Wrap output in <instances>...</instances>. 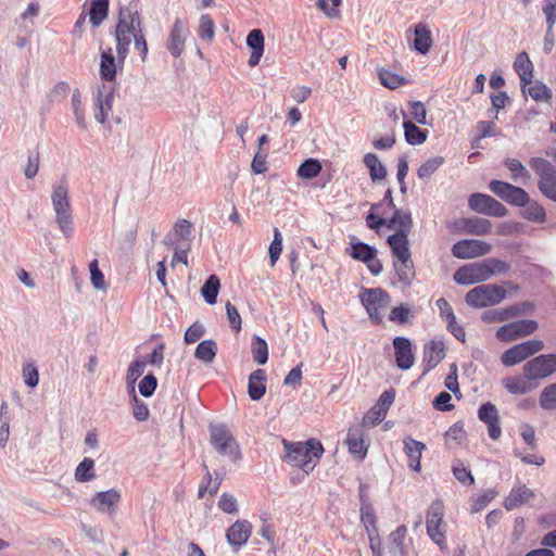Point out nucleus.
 <instances>
[{
	"label": "nucleus",
	"instance_id": "obj_41",
	"mask_svg": "<svg viewBox=\"0 0 556 556\" xmlns=\"http://www.w3.org/2000/svg\"><path fill=\"white\" fill-rule=\"evenodd\" d=\"M253 361L258 365H264L268 361V346L264 339L254 336L251 343Z\"/></svg>",
	"mask_w": 556,
	"mask_h": 556
},
{
	"label": "nucleus",
	"instance_id": "obj_54",
	"mask_svg": "<svg viewBox=\"0 0 556 556\" xmlns=\"http://www.w3.org/2000/svg\"><path fill=\"white\" fill-rule=\"evenodd\" d=\"M89 270H90L91 283L94 287V289H97V290H105L106 289V283H105L104 275L99 269L98 261L97 260H93L92 262H90Z\"/></svg>",
	"mask_w": 556,
	"mask_h": 556
},
{
	"label": "nucleus",
	"instance_id": "obj_14",
	"mask_svg": "<svg viewBox=\"0 0 556 556\" xmlns=\"http://www.w3.org/2000/svg\"><path fill=\"white\" fill-rule=\"evenodd\" d=\"M492 251V245L477 239H463L454 243L452 254L456 258L470 260L484 256Z\"/></svg>",
	"mask_w": 556,
	"mask_h": 556
},
{
	"label": "nucleus",
	"instance_id": "obj_25",
	"mask_svg": "<svg viewBox=\"0 0 556 556\" xmlns=\"http://www.w3.org/2000/svg\"><path fill=\"white\" fill-rule=\"evenodd\" d=\"M514 68L520 78L522 91L526 92V86L531 84L533 77V64L527 52H520L516 56Z\"/></svg>",
	"mask_w": 556,
	"mask_h": 556
},
{
	"label": "nucleus",
	"instance_id": "obj_5",
	"mask_svg": "<svg viewBox=\"0 0 556 556\" xmlns=\"http://www.w3.org/2000/svg\"><path fill=\"white\" fill-rule=\"evenodd\" d=\"M210 443L216 453L231 463L241 458L240 446L224 424L210 425Z\"/></svg>",
	"mask_w": 556,
	"mask_h": 556
},
{
	"label": "nucleus",
	"instance_id": "obj_9",
	"mask_svg": "<svg viewBox=\"0 0 556 556\" xmlns=\"http://www.w3.org/2000/svg\"><path fill=\"white\" fill-rule=\"evenodd\" d=\"M444 508L441 501L431 504L427 518V533L441 549L446 548L445 523L443 521Z\"/></svg>",
	"mask_w": 556,
	"mask_h": 556
},
{
	"label": "nucleus",
	"instance_id": "obj_20",
	"mask_svg": "<svg viewBox=\"0 0 556 556\" xmlns=\"http://www.w3.org/2000/svg\"><path fill=\"white\" fill-rule=\"evenodd\" d=\"M393 348L396 366L401 370L410 369L415 362L410 340L405 337H396L393 339Z\"/></svg>",
	"mask_w": 556,
	"mask_h": 556
},
{
	"label": "nucleus",
	"instance_id": "obj_22",
	"mask_svg": "<svg viewBox=\"0 0 556 556\" xmlns=\"http://www.w3.org/2000/svg\"><path fill=\"white\" fill-rule=\"evenodd\" d=\"M445 357V345L442 340H431L424 349V375L433 369Z\"/></svg>",
	"mask_w": 556,
	"mask_h": 556
},
{
	"label": "nucleus",
	"instance_id": "obj_59",
	"mask_svg": "<svg viewBox=\"0 0 556 556\" xmlns=\"http://www.w3.org/2000/svg\"><path fill=\"white\" fill-rule=\"evenodd\" d=\"M218 508L227 514L238 513V503L233 495L229 493H223L218 500Z\"/></svg>",
	"mask_w": 556,
	"mask_h": 556
},
{
	"label": "nucleus",
	"instance_id": "obj_50",
	"mask_svg": "<svg viewBox=\"0 0 556 556\" xmlns=\"http://www.w3.org/2000/svg\"><path fill=\"white\" fill-rule=\"evenodd\" d=\"M146 368V363L143 361H134L130 363L127 376H126V383L128 387H131V392H135L134 384L137 381V379L143 374Z\"/></svg>",
	"mask_w": 556,
	"mask_h": 556
},
{
	"label": "nucleus",
	"instance_id": "obj_55",
	"mask_svg": "<svg viewBox=\"0 0 556 556\" xmlns=\"http://www.w3.org/2000/svg\"><path fill=\"white\" fill-rule=\"evenodd\" d=\"M80 105H81L80 93L78 90H75L72 96V106H73V111H74V115H75V122L79 128L85 130L87 128V123L85 119V115L80 109Z\"/></svg>",
	"mask_w": 556,
	"mask_h": 556
},
{
	"label": "nucleus",
	"instance_id": "obj_37",
	"mask_svg": "<svg viewBox=\"0 0 556 556\" xmlns=\"http://www.w3.org/2000/svg\"><path fill=\"white\" fill-rule=\"evenodd\" d=\"M393 266L399 280L404 286H409L415 276L412 258H407V261H394Z\"/></svg>",
	"mask_w": 556,
	"mask_h": 556
},
{
	"label": "nucleus",
	"instance_id": "obj_16",
	"mask_svg": "<svg viewBox=\"0 0 556 556\" xmlns=\"http://www.w3.org/2000/svg\"><path fill=\"white\" fill-rule=\"evenodd\" d=\"M113 90L110 86L102 84L93 91L94 118L104 124L113 105Z\"/></svg>",
	"mask_w": 556,
	"mask_h": 556
},
{
	"label": "nucleus",
	"instance_id": "obj_6",
	"mask_svg": "<svg viewBox=\"0 0 556 556\" xmlns=\"http://www.w3.org/2000/svg\"><path fill=\"white\" fill-rule=\"evenodd\" d=\"M506 290L497 285H481L467 292L466 303L475 308L494 306L506 298Z\"/></svg>",
	"mask_w": 556,
	"mask_h": 556
},
{
	"label": "nucleus",
	"instance_id": "obj_28",
	"mask_svg": "<svg viewBox=\"0 0 556 556\" xmlns=\"http://www.w3.org/2000/svg\"><path fill=\"white\" fill-rule=\"evenodd\" d=\"M388 243L392 250L395 261H407L410 258L407 236L404 233H393L388 237Z\"/></svg>",
	"mask_w": 556,
	"mask_h": 556
},
{
	"label": "nucleus",
	"instance_id": "obj_53",
	"mask_svg": "<svg viewBox=\"0 0 556 556\" xmlns=\"http://www.w3.org/2000/svg\"><path fill=\"white\" fill-rule=\"evenodd\" d=\"M481 319L484 323L492 324V323H502L509 320V316L507 313V308H493L484 311L481 315Z\"/></svg>",
	"mask_w": 556,
	"mask_h": 556
},
{
	"label": "nucleus",
	"instance_id": "obj_29",
	"mask_svg": "<svg viewBox=\"0 0 556 556\" xmlns=\"http://www.w3.org/2000/svg\"><path fill=\"white\" fill-rule=\"evenodd\" d=\"M266 374L263 369L254 370L249 377L248 393L253 401L261 400L266 392Z\"/></svg>",
	"mask_w": 556,
	"mask_h": 556
},
{
	"label": "nucleus",
	"instance_id": "obj_35",
	"mask_svg": "<svg viewBox=\"0 0 556 556\" xmlns=\"http://www.w3.org/2000/svg\"><path fill=\"white\" fill-rule=\"evenodd\" d=\"M217 353V344L214 340L201 341L194 352V357L204 364H211Z\"/></svg>",
	"mask_w": 556,
	"mask_h": 556
},
{
	"label": "nucleus",
	"instance_id": "obj_39",
	"mask_svg": "<svg viewBox=\"0 0 556 556\" xmlns=\"http://www.w3.org/2000/svg\"><path fill=\"white\" fill-rule=\"evenodd\" d=\"M219 279L216 275H211L204 285L201 288V294L204 298L205 302L210 305H213L216 303V299L219 291Z\"/></svg>",
	"mask_w": 556,
	"mask_h": 556
},
{
	"label": "nucleus",
	"instance_id": "obj_33",
	"mask_svg": "<svg viewBox=\"0 0 556 556\" xmlns=\"http://www.w3.org/2000/svg\"><path fill=\"white\" fill-rule=\"evenodd\" d=\"M109 0H91L89 21L93 27H99L108 17Z\"/></svg>",
	"mask_w": 556,
	"mask_h": 556
},
{
	"label": "nucleus",
	"instance_id": "obj_23",
	"mask_svg": "<svg viewBox=\"0 0 556 556\" xmlns=\"http://www.w3.org/2000/svg\"><path fill=\"white\" fill-rule=\"evenodd\" d=\"M251 531L252 526L248 520H237L227 530L226 538L230 545L240 547L247 543L251 535Z\"/></svg>",
	"mask_w": 556,
	"mask_h": 556
},
{
	"label": "nucleus",
	"instance_id": "obj_31",
	"mask_svg": "<svg viewBox=\"0 0 556 556\" xmlns=\"http://www.w3.org/2000/svg\"><path fill=\"white\" fill-rule=\"evenodd\" d=\"M531 380L533 379L525 374L523 376L503 379V386L511 394H525L535 387Z\"/></svg>",
	"mask_w": 556,
	"mask_h": 556
},
{
	"label": "nucleus",
	"instance_id": "obj_40",
	"mask_svg": "<svg viewBox=\"0 0 556 556\" xmlns=\"http://www.w3.org/2000/svg\"><path fill=\"white\" fill-rule=\"evenodd\" d=\"M505 166L510 170L511 179L514 181H520L526 184L531 178L529 170L517 159H506Z\"/></svg>",
	"mask_w": 556,
	"mask_h": 556
},
{
	"label": "nucleus",
	"instance_id": "obj_42",
	"mask_svg": "<svg viewBox=\"0 0 556 556\" xmlns=\"http://www.w3.org/2000/svg\"><path fill=\"white\" fill-rule=\"evenodd\" d=\"M445 160L443 156H434L422 163L417 169V176L421 180H428L432 174L438 170Z\"/></svg>",
	"mask_w": 556,
	"mask_h": 556
},
{
	"label": "nucleus",
	"instance_id": "obj_48",
	"mask_svg": "<svg viewBox=\"0 0 556 556\" xmlns=\"http://www.w3.org/2000/svg\"><path fill=\"white\" fill-rule=\"evenodd\" d=\"M525 93H528L535 101L548 100L552 97L551 89L540 81H536L534 85L529 86L528 88L526 87Z\"/></svg>",
	"mask_w": 556,
	"mask_h": 556
},
{
	"label": "nucleus",
	"instance_id": "obj_47",
	"mask_svg": "<svg viewBox=\"0 0 556 556\" xmlns=\"http://www.w3.org/2000/svg\"><path fill=\"white\" fill-rule=\"evenodd\" d=\"M540 405L543 409H556V382L544 388L540 395Z\"/></svg>",
	"mask_w": 556,
	"mask_h": 556
},
{
	"label": "nucleus",
	"instance_id": "obj_2",
	"mask_svg": "<svg viewBox=\"0 0 556 556\" xmlns=\"http://www.w3.org/2000/svg\"><path fill=\"white\" fill-rule=\"evenodd\" d=\"M140 15L136 9L125 7L119 10L114 37L118 64L121 66H124V62L129 53L131 40H135V36L138 30H140Z\"/></svg>",
	"mask_w": 556,
	"mask_h": 556
},
{
	"label": "nucleus",
	"instance_id": "obj_11",
	"mask_svg": "<svg viewBox=\"0 0 556 556\" xmlns=\"http://www.w3.org/2000/svg\"><path fill=\"white\" fill-rule=\"evenodd\" d=\"M544 343L541 340H529L511 346L502 354V363L505 366L517 365L528 357L541 352Z\"/></svg>",
	"mask_w": 556,
	"mask_h": 556
},
{
	"label": "nucleus",
	"instance_id": "obj_57",
	"mask_svg": "<svg viewBox=\"0 0 556 556\" xmlns=\"http://www.w3.org/2000/svg\"><path fill=\"white\" fill-rule=\"evenodd\" d=\"M192 224L187 219H179L173 230V235L180 241H191Z\"/></svg>",
	"mask_w": 556,
	"mask_h": 556
},
{
	"label": "nucleus",
	"instance_id": "obj_24",
	"mask_svg": "<svg viewBox=\"0 0 556 556\" xmlns=\"http://www.w3.org/2000/svg\"><path fill=\"white\" fill-rule=\"evenodd\" d=\"M404 452L408 457V467L414 471H420V459L421 454L426 450V445L410 437H406L403 440Z\"/></svg>",
	"mask_w": 556,
	"mask_h": 556
},
{
	"label": "nucleus",
	"instance_id": "obj_49",
	"mask_svg": "<svg viewBox=\"0 0 556 556\" xmlns=\"http://www.w3.org/2000/svg\"><path fill=\"white\" fill-rule=\"evenodd\" d=\"M379 79L381 85L389 89H396L405 83L404 77L386 70L379 71Z\"/></svg>",
	"mask_w": 556,
	"mask_h": 556
},
{
	"label": "nucleus",
	"instance_id": "obj_10",
	"mask_svg": "<svg viewBox=\"0 0 556 556\" xmlns=\"http://www.w3.org/2000/svg\"><path fill=\"white\" fill-rule=\"evenodd\" d=\"M359 300L365 306L370 319L376 324L382 320L380 309L389 304V295L381 288L364 289L359 294Z\"/></svg>",
	"mask_w": 556,
	"mask_h": 556
},
{
	"label": "nucleus",
	"instance_id": "obj_52",
	"mask_svg": "<svg viewBox=\"0 0 556 556\" xmlns=\"http://www.w3.org/2000/svg\"><path fill=\"white\" fill-rule=\"evenodd\" d=\"M523 211V216L533 222H543L545 219V210L536 202H528Z\"/></svg>",
	"mask_w": 556,
	"mask_h": 556
},
{
	"label": "nucleus",
	"instance_id": "obj_27",
	"mask_svg": "<svg viewBox=\"0 0 556 556\" xmlns=\"http://www.w3.org/2000/svg\"><path fill=\"white\" fill-rule=\"evenodd\" d=\"M387 227L389 229L396 228L397 231L395 233H404L405 236H408L413 227L410 213L408 211L395 208L393 216L390 219H387Z\"/></svg>",
	"mask_w": 556,
	"mask_h": 556
},
{
	"label": "nucleus",
	"instance_id": "obj_46",
	"mask_svg": "<svg viewBox=\"0 0 556 556\" xmlns=\"http://www.w3.org/2000/svg\"><path fill=\"white\" fill-rule=\"evenodd\" d=\"M346 444L349 447V451L352 455H354L357 458H364L366 455V447L364 444V440L358 435L357 433L349 432Z\"/></svg>",
	"mask_w": 556,
	"mask_h": 556
},
{
	"label": "nucleus",
	"instance_id": "obj_7",
	"mask_svg": "<svg viewBox=\"0 0 556 556\" xmlns=\"http://www.w3.org/2000/svg\"><path fill=\"white\" fill-rule=\"evenodd\" d=\"M364 488L361 485V521L367 532L369 546L372 552V556H382L381 552V540L377 527V517L375 509L364 496Z\"/></svg>",
	"mask_w": 556,
	"mask_h": 556
},
{
	"label": "nucleus",
	"instance_id": "obj_32",
	"mask_svg": "<svg viewBox=\"0 0 556 556\" xmlns=\"http://www.w3.org/2000/svg\"><path fill=\"white\" fill-rule=\"evenodd\" d=\"M432 45V37L430 29L424 24H417L415 26V39L414 47L416 51L421 54H426Z\"/></svg>",
	"mask_w": 556,
	"mask_h": 556
},
{
	"label": "nucleus",
	"instance_id": "obj_44",
	"mask_svg": "<svg viewBox=\"0 0 556 556\" xmlns=\"http://www.w3.org/2000/svg\"><path fill=\"white\" fill-rule=\"evenodd\" d=\"M321 163L316 159L305 160L298 168V176L303 179H313L321 172Z\"/></svg>",
	"mask_w": 556,
	"mask_h": 556
},
{
	"label": "nucleus",
	"instance_id": "obj_12",
	"mask_svg": "<svg viewBox=\"0 0 556 556\" xmlns=\"http://www.w3.org/2000/svg\"><path fill=\"white\" fill-rule=\"evenodd\" d=\"M489 188L495 195L510 205L525 206L529 202V194L522 188L509 182L492 180L489 184Z\"/></svg>",
	"mask_w": 556,
	"mask_h": 556
},
{
	"label": "nucleus",
	"instance_id": "obj_1",
	"mask_svg": "<svg viewBox=\"0 0 556 556\" xmlns=\"http://www.w3.org/2000/svg\"><path fill=\"white\" fill-rule=\"evenodd\" d=\"M509 269L508 263L490 257L459 267L454 274V280L458 285L470 286L486 281L494 275L506 274Z\"/></svg>",
	"mask_w": 556,
	"mask_h": 556
},
{
	"label": "nucleus",
	"instance_id": "obj_26",
	"mask_svg": "<svg viewBox=\"0 0 556 556\" xmlns=\"http://www.w3.org/2000/svg\"><path fill=\"white\" fill-rule=\"evenodd\" d=\"M117 67H123L118 64V59H115L112 48H106L101 53L100 75L106 81L115 79Z\"/></svg>",
	"mask_w": 556,
	"mask_h": 556
},
{
	"label": "nucleus",
	"instance_id": "obj_62",
	"mask_svg": "<svg viewBox=\"0 0 556 556\" xmlns=\"http://www.w3.org/2000/svg\"><path fill=\"white\" fill-rule=\"evenodd\" d=\"M23 378L26 386L35 388L39 382L38 369L33 364H25L23 366Z\"/></svg>",
	"mask_w": 556,
	"mask_h": 556
},
{
	"label": "nucleus",
	"instance_id": "obj_8",
	"mask_svg": "<svg viewBox=\"0 0 556 556\" xmlns=\"http://www.w3.org/2000/svg\"><path fill=\"white\" fill-rule=\"evenodd\" d=\"M530 166L540 177L538 187L542 194L556 202V167L542 157H532Z\"/></svg>",
	"mask_w": 556,
	"mask_h": 556
},
{
	"label": "nucleus",
	"instance_id": "obj_18",
	"mask_svg": "<svg viewBox=\"0 0 556 556\" xmlns=\"http://www.w3.org/2000/svg\"><path fill=\"white\" fill-rule=\"evenodd\" d=\"M478 418L486 425L489 437L492 440H498L502 434V428L496 406L491 402L483 403L478 409Z\"/></svg>",
	"mask_w": 556,
	"mask_h": 556
},
{
	"label": "nucleus",
	"instance_id": "obj_15",
	"mask_svg": "<svg viewBox=\"0 0 556 556\" xmlns=\"http://www.w3.org/2000/svg\"><path fill=\"white\" fill-rule=\"evenodd\" d=\"M523 371L533 380L544 379L556 371V355H539L523 365Z\"/></svg>",
	"mask_w": 556,
	"mask_h": 556
},
{
	"label": "nucleus",
	"instance_id": "obj_19",
	"mask_svg": "<svg viewBox=\"0 0 556 556\" xmlns=\"http://www.w3.org/2000/svg\"><path fill=\"white\" fill-rule=\"evenodd\" d=\"M188 29L180 18H176L168 38L166 40V49L174 58H179L185 49Z\"/></svg>",
	"mask_w": 556,
	"mask_h": 556
},
{
	"label": "nucleus",
	"instance_id": "obj_63",
	"mask_svg": "<svg viewBox=\"0 0 556 556\" xmlns=\"http://www.w3.org/2000/svg\"><path fill=\"white\" fill-rule=\"evenodd\" d=\"M410 315V308L406 304H402L392 308L389 319L399 324H406Z\"/></svg>",
	"mask_w": 556,
	"mask_h": 556
},
{
	"label": "nucleus",
	"instance_id": "obj_30",
	"mask_svg": "<svg viewBox=\"0 0 556 556\" xmlns=\"http://www.w3.org/2000/svg\"><path fill=\"white\" fill-rule=\"evenodd\" d=\"M534 496L533 492L527 488L525 484L518 485L514 488L509 495L506 497L504 502V507L507 510L515 509L516 507L520 506L521 504H525L529 502Z\"/></svg>",
	"mask_w": 556,
	"mask_h": 556
},
{
	"label": "nucleus",
	"instance_id": "obj_56",
	"mask_svg": "<svg viewBox=\"0 0 556 556\" xmlns=\"http://www.w3.org/2000/svg\"><path fill=\"white\" fill-rule=\"evenodd\" d=\"M215 34V26L210 15L205 14L200 17L199 36L204 40H212Z\"/></svg>",
	"mask_w": 556,
	"mask_h": 556
},
{
	"label": "nucleus",
	"instance_id": "obj_60",
	"mask_svg": "<svg viewBox=\"0 0 556 556\" xmlns=\"http://www.w3.org/2000/svg\"><path fill=\"white\" fill-rule=\"evenodd\" d=\"M506 308H507L509 319H511V318L522 316V315L533 312L534 303L530 302V301H525V302H520L515 305L508 306Z\"/></svg>",
	"mask_w": 556,
	"mask_h": 556
},
{
	"label": "nucleus",
	"instance_id": "obj_58",
	"mask_svg": "<svg viewBox=\"0 0 556 556\" xmlns=\"http://www.w3.org/2000/svg\"><path fill=\"white\" fill-rule=\"evenodd\" d=\"M282 251V236L278 228L274 229V239L269 245V257L271 265L278 261Z\"/></svg>",
	"mask_w": 556,
	"mask_h": 556
},
{
	"label": "nucleus",
	"instance_id": "obj_43",
	"mask_svg": "<svg viewBox=\"0 0 556 556\" xmlns=\"http://www.w3.org/2000/svg\"><path fill=\"white\" fill-rule=\"evenodd\" d=\"M351 256L354 260L368 263L376 256V249L364 242H356L351 244Z\"/></svg>",
	"mask_w": 556,
	"mask_h": 556
},
{
	"label": "nucleus",
	"instance_id": "obj_4",
	"mask_svg": "<svg viewBox=\"0 0 556 556\" xmlns=\"http://www.w3.org/2000/svg\"><path fill=\"white\" fill-rule=\"evenodd\" d=\"M51 200L55 212V222L65 238L72 237L74 225L68 200V188L65 180H60L53 186Z\"/></svg>",
	"mask_w": 556,
	"mask_h": 556
},
{
	"label": "nucleus",
	"instance_id": "obj_51",
	"mask_svg": "<svg viewBox=\"0 0 556 556\" xmlns=\"http://www.w3.org/2000/svg\"><path fill=\"white\" fill-rule=\"evenodd\" d=\"M513 326L518 339L533 333L539 327L538 323L532 319L517 320L513 323Z\"/></svg>",
	"mask_w": 556,
	"mask_h": 556
},
{
	"label": "nucleus",
	"instance_id": "obj_3",
	"mask_svg": "<svg viewBox=\"0 0 556 556\" xmlns=\"http://www.w3.org/2000/svg\"><path fill=\"white\" fill-rule=\"evenodd\" d=\"M282 443L287 451L286 460L293 466L300 467L306 473L314 469V458H320L324 453L321 443L316 439H309L305 443H289L287 440H283Z\"/></svg>",
	"mask_w": 556,
	"mask_h": 556
},
{
	"label": "nucleus",
	"instance_id": "obj_21",
	"mask_svg": "<svg viewBox=\"0 0 556 556\" xmlns=\"http://www.w3.org/2000/svg\"><path fill=\"white\" fill-rule=\"evenodd\" d=\"M407 528L399 526L387 540L386 548L391 556H409L408 545L405 543Z\"/></svg>",
	"mask_w": 556,
	"mask_h": 556
},
{
	"label": "nucleus",
	"instance_id": "obj_13",
	"mask_svg": "<svg viewBox=\"0 0 556 556\" xmlns=\"http://www.w3.org/2000/svg\"><path fill=\"white\" fill-rule=\"evenodd\" d=\"M468 206L479 214L504 217L507 208L491 195L484 193H472L468 199Z\"/></svg>",
	"mask_w": 556,
	"mask_h": 556
},
{
	"label": "nucleus",
	"instance_id": "obj_38",
	"mask_svg": "<svg viewBox=\"0 0 556 556\" xmlns=\"http://www.w3.org/2000/svg\"><path fill=\"white\" fill-rule=\"evenodd\" d=\"M404 135L406 141L412 144H421L427 140V132L421 130L416 124L410 121H405L403 123Z\"/></svg>",
	"mask_w": 556,
	"mask_h": 556
},
{
	"label": "nucleus",
	"instance_id": "obj_61",
	"mask_svg": "<svg viewBox=\"0 0 556 556\" xmlns=\"http://www.w3.org/2000/svg\"><path fill=\"white\" fill-rule=\"evenodd\" d=\"M157 386V380L154 375L148 374L139 383V392L142 396H151Z\"/></svg>",
	"mask_w": 556,
	"mask_h": 556
},
{
	"label": "nucleus",
	"instance_id": "obj_36",
	"mask_svg": "<svg viewBox=\"0 0 556 556\" xmlns=\"http://www.w3.org/2000/svg\"><path fill=\"white\" fill-rule=\"evenodd\" d=\"M465 229L468 233L483 236L491 232L492 224L489 219L470 217L464 220Z\"/></svg>",
	"mask_w": 556,
	"mask_h": 556
},
{
	"label": "nucleus",
	"instance_id": "obj_64",
	"mask_svg": "<svg viewBox=\"0 0 556 556\" xmlns=\"http://www.w3.org/2000/svg\"><path fill=\"white\" fill-rule=\"evenodd\" d=\"M453 473L455 478L463 484L470 485L473 483V477L471 472L463 466L460 462L453 465Z\"/></svg>",
	"mask_w": 556,
	"mask_h": 556
},
{
	"label": "nucleus",
	"instance_id": "obj_45",
	"mask_svg": "<svg viewBox=\"0 0 556 556\" xmlns=\"http://www.w3.org/2000/svg\"><path fill=\"white\" fill-rule=\"evenodd\" d=\"M94 462L91 458H84L76 468L75 478L77 481L87 482L94 478Z\"/></svg>",
	"mask_w": 556,
	"mask_h": 556
},
{
	"label": "nucleus",
	"instance_id": "obj_34",
	"mask_svg": "<svg viewBox=\"0 0 556 556\" xmlns=\"http://www.w3.org/2000/svg\"><path fill=\"white\" fill-rule=\"evenodd\" d=\"M364 164L369 169L372 181L382 180L387 177V168L374 153H367L364 156Z\"/></svg>",
	"mask_w": 556,
	"mask_h": 556
},
{
	"label": "nucleus",
	"instance_id": "obj_17",
	"mask_svg": "<svg viewBox=\"0 0 556 556\" xmlns=\"http://www.w3.org/2000/svg\"><path fill=\"white\" fill-rule=\"evenodd\" d=\"M122 495L115 489L97 492L90 500V505L97 511L114 516Z\"/></svg>",
	"mask_w": 556,
	"mask_h": 556
}]
</instances>
